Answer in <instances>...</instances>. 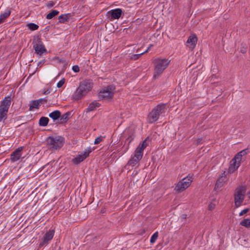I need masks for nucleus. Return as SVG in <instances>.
<instances>
[{
    "instance_id": "obj_42",
    "label": "nucleus",
    "mask_w": 250,
    "mask_h": 250,
    "mask_svg": "<svg viewBox=\"0 0 250 250\" xmlns=\"http://www.w3.org/2000/svg\"><path fill=\"white\" fill-rule=\"evenodd\" d=\"M128 146H127V147L126 148L125 150L124 151V153L126 152L127 151V150H128Z\"/></svg>"
},
{
    "instance_id": "obj_32",
    "label": "nucleus",
    "mask_w": 250,
    "mask_h": 250,
    "mask_svg": "<svg viewBox=\"0 0 250 250\" xmlns=\"http://www.w3.org/2000/svg\"><path fill=\"white\" fill-rule=\"evenodd\" d=\"M102 141V137H98L97 138L95 139L94 141V144L97 145L99 144L101 141Z\"/></svg>"
},
{
    "instance_id": "obj_34",
    "label": "nucleus",
    "mask_w": 250,
    "mask_h": 250,
    "mask_svg": "<svg viewBox=\"0 0 250 250\" xmlns=\"http://www.w3.org/2000/svg\"><path fill=\"white\" fill-rule=\"evenodd\" d=\"M72 70L75 72H78L80 71L79 67L78 65H74Z\"/></svg>"
},
{
    "instance_id": "obj_21",
    "label": "nucleus",
    "mask_w": 250,
    "mask_h": 250,
    "mask_svg": "<svg viewBox=\"0 0 250 250\" xmlns=\"http://www.w3.org/2000/svg\"><path fill=\"white\" fill-rule=\"evenodd\" d=\"M49 116L55 121L57 120L61 116V112L59 110H57L50 113L49 114Z\"/></svg>"
},
{
    "instance_id": "obj_18",
    "label": "nucleus",
    "mask_w": 250,
    "mask_h": 250,
    "mask_svg": "<svg viewBox=\"0 0 250 250\" xmlns=\"http://www.w3.org/2000/svg\"><path fill=\"white\" fill-rule=\"evenodd\" d=\"M217 204V200L215 198H212L210 199L208 203V210L211 211L215 209Z\"/></svg>"
},
{
    "instance_id": "obj_17",
    "label": "nucleus",
    "mask_w": 250,
    "mask_h": 250,
    "mask_svg": "<svg viewBox=\"0 0 250 250\" xmlns=\"http://www.w3.org/2000/svg\"><path fill=\"white\" fill-rule=\"evenodd\" d=\"M122 10L120 8H116L108 11L106 16H122Z\"/></svg>"
},
{
    "instance_id": "obj_38",
    "label": "nucleus",
    "mask_w": 250,
    "mask_h": 250,
    "mask_svg": "<svg viewBox=\"0 0 250 250\" xmlns=\"http://www.w3.org/2000/svg\"><path fill=\"white\" fill-rule=\"evenodd\" d=\"M5 17H0V23L4 21Z\"/></svg>"
},
{
    "instance_id": "obj_26",
    "label": "nucleus",
    "mask_w": 250,
    "mask_h": 250,
    "mask_svg": "<svg viewBox=\"0 0 250 250\" xmlns=\"http://www.w3.org/2000/svg\"><path fill=\"white\" fill-rule=\"evenodd\" d=\"M65 80L64 78H62L60 80L57 84V87L59 88H61L64 84Z\"/></svg>"
},
{
    "instance_id": "obj_27",
    "label": "nucleus",
    "mask_w": 250,
    "mask_h": 250,
    "mask_svg": "<svg viewBox=\"0 0 250 250\" xmlns=\"http://www.w3.org/2000/svg\"><path fill=\"white\" fill-rule=\"evenodd\" d=\"M59 14V11L57 10H52L46 16H56Z\"/></svg>"
},
{
    "instance_id": "obj_36",
    "label": "nucleus",
    "mask_w": 250,
    "mask_h": 250,
    "mask_svg": "<svg viewBox=\"0 0 250 250\" xmlns=\"http://www.w3.org/2000/svg\"><path fill=\"white\" fill-rule=\"evenodd\" d=\"M153 44H150V45H149V46L148 47V48L146 49V51H145L143 52V53H144V54H145V53H146L147 52H148V51L151 49V48L152 47H153Z\"/></svg>"
},
{
    "instance_id": "obj_23",
    "label": "nucleus",
    "mask_w": 250,
    "mask_h": 250,
    "mask_svg": "<svg viewBox=\"0 0 250 250\" xmlns=\"http://www.w3.org/2000/svg\"><path fill=\"white\" fill-rule=\"evenodd\" d=\"M240 225L247 228H250V219H245L243 220L240 222Z\"/></svg>"
},
{
    "instance_id": "obj_37",
    "label": "nucleus",
    "mask_w": 250,
    "mask_h": 250,
    "mask_svg": "<svg viewBox=\"0 0 250 250\" xmlns=\"http://www.w3.org/2000/svg\"><path fill=\"white\" fill-rule=\"evenodd\" d=\"M133 140V138L132 137H129L126 139V141L128 142V144L130 143Z\"/></svg>"
},
{
    "instance_id": "obj_46",
    "label": "nucleus",
    "mask_w": 250,
    "mask_h": 250,
    "mask_svg": "<svg viewBox=\"0 0 250 250\" xmlns=\"http://www.w3.org/2000/svg\"><path fill=\"white\" fill-rule=\"evenodd\" d=\"M48 93H49V91H48V92L46 91V92H44V94H47Z\"/></svg>"
},
{
    "instance_id": "obj_5",
    "label": "nucleus",
    "mask_w": 250,
    "mask_h": 250,
    "mask_svg": "<svg viewBox=\"0 0 250 250\" xmlns=\"http://www.w3.org/2000/svg\"><path fill=\"white\" fill-rule=\"evenodd\" d=\"M166 111V104H160L155 107L148 115V121L153 123L158 120L160 116Z\"/></svg>"
},
{
    "instance_id": "obj_2",
    "label": "nucleus",
    "mask_w": 250,
    "mask_h": 250,
    "mask_svg": "<svg viewBox=\"0 0 250 250\" xmlns=\"http://www.w3.org/2000/svg\"><path fill=\"white\" fill-rule=\"evenodd\" d=\"M147 146V144H146V140L144 141L141 144L139 145L135 149L134 154L131 156L130 159L125 166V167H126L127 169H129L130 167H132L138 164L142 158L144 150L146 148Z\"/></svg>"
},
{
    "instance_id": "obj_35",
    "label": "nucleus",
    "mask_w": 250,
    "mask_h": 250,
    "mask_svg": "<svg viewBox=\"0 0 250 250\" xmlns=\"http://www.w3.org/2000/svg\"><path fill=\"white\" fill-rule=\"evenodd\" d=\"M66 17H62V16L59 17V21H60V22H61V21H63L64 20H67V19H66Z\"/></svg>"
},
{
    "instance_id": "obj_44",
    "label": "nucleus",
    "mask_w": 250,
    "mask_h": 250,
    "mask_svg": "<svg viewBox=\"0 0 250 250\" xmlns=\"http://www.w3.org/2000/svg\"><path fill=\"white\" fill-rule=\"evenodd\" d=\"M249 198L250 199V191L249 192Z\"/></svg>"
},
{
    "instance_id": "obj_45",
    "label": "nucleus",
    "mask_w": 250,
    "mask_h": 250,
    "mask_svg": "<svg viewBox=\"0 0 250 250\" xmlns=\"http://www.w3.org/2000/svg\"><path fill=\"white\" fill-rule=\"evenodd\" d=\"M48 93H49V91H48V92L46 91V92H44V94H47Z\"/></svg>"
},
{
    "instance_id": "obj_20",
    "label": "nucleus",
    "mask_w": 250,
    "mask_h": 250,
    "mask_svg": "<svg viewBox=\"0 0 250 250\" xmlns=\"http://www.w3.org/2000/svg\"><path fill=\"white\" fill-rule=\"evenodd\" d=\"M100 106V104L97 101H94L89 104L87 110L88 111H91L95 110L96 108Z\"/></svg>"
},
{
    "instance_id": "obj_3",
    "label": "nucleus",
    "mask_w": 250,
    "mask_h": 250,
    "mask_svg": "<svg viewBox=\"0 0 250 250\" xmlns=\"http://www.w3.org/2000/svg\"><path fill=\"white\" fill-rule=\"evenodd\" d=\"M170 60L167 59L157 58L153 61L154 66L153 78L157 79L168 66Z\"/></svg>"
},
{
    "instance_id": "obj_13",
    "label": "nucleus",
    "mask_w": 250,
    "mask_h": 250,
    "mask_svg": "<svg viewBox=\"0 0 250 250\" xmlns=\"http://www.w3.org/2000/svg\"><path fill=\"white\" fill-rule=\"evenodd\" d=\"M54 233L55 231L54 230H49L46 232L42 239L39 244V247H42L43 245L47 244L53 238Z\"/></svg>"
},
{
    "instance_id": "obj_12",
    "label": "nucleus",
    "mask_w": 250,
    "mask_h": 250,
    "mask_svg": "<svg viewBox=\"0 0 250 250\" xmlns=\"http://www.w3.org/2000/svg\"><path fill=\"white\" fill-rule=\"evenodd\" d=\"M90 152V148L85 149L83 152H79L78 155L73 159V162L75 164H79L88 157Z\"/></svg>"
},
{
    "instance_id": "obj_30",
    "label": "nucleus",
    "mask_w": 250,
    "mask_h": 250,
    "mask_svg": "<svg viewBox=\"0 0 250 250\" xmlns=\"http://www.w3.org/2000/svg\"><path fill=\"white\" fill-rule=\"evenodd\" d=\"M249 208H245L243 210H242L240 213H239V216H243V215L246 214L249 211Z\"/></svg>"
},
{
    "instance_id": "obj_8",
    "label": "nucleus",
    "mask_w": 250,
    "mask_h": 250,
    "mask_svg": "<svg viewBox=\"0 0 250 250\" xmlns=\"http://www.w3.org/2000/svg\"><path fill=\"white\" fill-rule=\"evenodd\" d=\"M246 188L241 186L237 188L234 194V204L236 208L240 207L245 199Z\"/></svg>"
},
{
    "instance_id": "obj_11",
    "label": "nucleus",
    "mask_w": 250,
    "mask_h": 250,
    "mask_svg": "<svg viewBox=\"0 0 250 250\" xmlns=\"http://www.w3.org/2000/svg\"><path fill=\"white\" fill-rule=\"evenodd\" d=\"M198 38L195 34H191L185 43L186 47L190 50H193L196 46Z\"/></svg>"
},
{
    "instance_id": "obj_24",
    "label": "nucleus",
    "mask_w": 250,
    "mask_h": 250,
    "mask_svg": "<svg viewBox=\"0 0 250 250\" xmlns=\"http://www.w3.org/2000/svg\"><path fill=\"white\" fill-rule=\"evenodd\" d=\"M28 28L32 31L37 30L39 26L34 23H30L27 24Z\"/></svg>"
},
{
    "instance_id": "obj_29",
    "label": "nucleus",
    "mask_w": 250,
    "mask_h": 250,
    "mask_svg": "<svg viewBox=\"0 0 250 250\" xmlns=\"http://www.w3.org/2000/svg\"><path fill=\"white\" fill-rule=\"evenodd\" d=\"M10 9L9 8H7L3 13L0 14V16H10Z\"/></svg>"
},
{
    "instance_id": "obj_43",
    "label": "nucleus",
    "mask_w": 250,
    "mask_h": 250,
    "mask_svg": "<svg viewBox=\"0 0 250 250\" xmlns=\"http://www.w3.org/2000/svg\"><path fill=\"white\" fill-rule=\"evenodd\" d=\"M53 17H51V16H49V17H46V18L48 19H50L52 18Z\"/></svg>"
},
{
    "instance_id": "obj_31",
    "label": "nucleus",
    "mask_w": 250,
    "mask_h": 250,
    "mask_svg": "<svg viewBox=\"0 0 250 250\" xmlns=\"http://www.w3.org/2000/svg\"><path fill=\"white\" fill-rule=\"evenodd\" d=\"M69 115H70V113L69 112L65 113V114H64L63 115H62V116L61 119L62 120H66V119H67L68 118V116H69Z\"/></svg>"
},
{
    "instance_id": "obj_1",
    "label": "nucleus",
    "mask_w": 250,
    "mask_h": 250,
    "mask_svg": "<svg viewBox=\"0 0 250 250\" xmlns=\"http://www.w3.org/2000/svg\"><path fill=\"white\" fill-rule=\"evenodd\" d=\"M93 83L91 80H85L81 82L72 97L74 100H78L85 96L93 88Z\"/></svg>"
},
{
    "instance_id": "obj_33",
    "label": "nucleus",
    "mask_w": 250,
    "mask_h": 250,
    "mask_svg": "<svg viewBox=\"0 0 250 250\" xmlns=\"http://www.w3.org/2000/svg\"><path fill=\"white\" fill-rule=\"evenodd\" d=\"M55 5V3L52 1H50L48 2V3L46 4V6L49 8L52 7H53Z\"/></svg>"
},
{
    "instance_id": "obj_7",
    "label": "nucleus",
    "mask_w": 250,
    "mask_h": 250,
    "mask_svg": "<svg viewBox=\"0 0 250 250\" xmlns=\"http://www.w3.org/2000/svg\"><path fill=\"white\" fill-rule=\"evenodd\" d=\"M64 143V138L60 136L49 137L47 140V147L52 151L61 148Z\"/></svg>"
},
{
    "instance_id": "obj_22",
    "label": "nucleus",
    "mask_w": 250,
    "mask_h": 250,
    "mask_svg": "<svg viewBox=\"0 0 250 250\" xmlns=\"http://www.w3.org/2000/svg\"><path fill=\"white\" fill-rule=\"evenodd\" d=\"M49 119L47 117H42L39 120V125L42 126H45L47 125Z\"/></svg>"
},
{
    "instance_id": "obj_40",
    "label": "nucleus",
    "mask_w": 250,
    "mask_h": 250,
    "mask_svg": "<svg viewBox=\"0 0 250 250\" xmlns=\"http://www.w3.org/2000/svg\"><path fill=\"white\" fill-rule=\"evenodd\" d=\"M60 16H70V14H63L61 15Z\"/></svg>"
},
{
    "instance_id": "obj_28",
    "label": "nucleus",
    "mask_w": 250,
    "mask_h": 250,
    "mask_svg": "<svg viewBox=\"0 0 250 250\" xmlns=\"http://www.w3.org/2000/svg\"><path fill=\"white\" fill-rule=\"evenodd\" d=\"M144 54V53H141L138 54H133L131 56V58L133 60H136L139 58V57Z\"/></svg>"
},
{
    "instance_id": "obj_39",
    "label": "nucleus",
    "mask_w": 250,
    "mask_h": 250,
    "mask_svg": "<svg viewBox=\"0 0 250 250\" xmlns=\"http://www.w3.org/2000/svg\"><path fill=\"white\" fill-rule=\"evenodd\" d=\"M120 17H115V16H114V17H111L112 19H118L120 18Z\"/></svg>"
},
{
    "instance_id": "obj_10",
    "label": "nucleus",
    "mask_w": 250,
    "mask_h": 250,
    "mask_svg": "<svg viewBox=\"0 0 250 250\" xmlns=\"http://www.w3.org/2000/svg\"><path fill=\"white\" fill-rule=\"evenodd\" d=\"M192 181V176L188 175L178 182L175 188V190L178 192L183 191L191 185Z\"/></svg>"
},
{
    "instance_id": "obj_19",
    "label": "nucleus",
    "mask_w": 250,
    "mask_h": 250,
    "mask_svg": "<svg viewBox=\"0 0 250 250\" xmlns=\"http://www.w3.org/2000/svg\"><path fill=\"white\" fill-rule=\"evenodd\" d=\"M42 100V99H40L39 100L32 101L30 103V109L31 110L33 108H38Z\"/></svg>"
},
{
    "instance_id": "obj_25",
    "label": "nucleus",
    "mask_w": 250,
    "mask_h": 250,
    "mask_svg": "<svg viewBox=\"0 0 250 250\" xmlns=\"http://www.w3.org/2000/svg\"><path fill=\"white\" fill-rule=\"evenodd\" d=\"M158 237V232L157 231L155 232L151 237L150 238V243H154L155 242L156 240L157 239Z\"/></svg>"
},
{
    "instance_id": "obj_15",
    "label": "nucleus",
    "mask_w": 250,
    "mask_h": 250,
    "mask_svg": "<svg viewBox=\"0 0 250 250\" xmlns=\"http://www.w3.org/2000/svg\"><path fill=\"white\" fill-rule=\"evenodd\" d=\"M228 178L226 175L225 174V172L222 174V175L216 181L215 189H217L220 188H221L224 184L227 181Z\"/></svg>"
},
{
    "instance_id": "obj_41",
    "label": "nucleus",
    "mask_w": 250,
    "mask_h": 250,
    "mask_svg": "<svg viewBox=\"0 0 250 250\" xmlns=\"http://www.w3.org/2000/svg\"><path fill=\"white\" fill-rule=\"evenodd\" d=\"M241 52L242 53H245L246 52L245 49H244V50H241Z\"/></svg>"
},
{
    "instance_id": "obj_4",
    "label": "nucleus",
    "mask_w": 250,
    "mask_h": 250,
    "mask_svg": "<svg viewBox=\"0 0 250 250\" xmlns=\"http://www.w3.org/2000/svg\"><path fill=\"white\" fill-rule=\"evenodd\" d=\"M247 154V149H244L238 152L234 156L230 162L228 173H233L237 170L241 165L242 156H245Z\"/></svg>"
},
{
    "instance_id": "obj_6",
    "label": "nucleus",
    "mask_w": 250,
    "mask_h": 250,
    "mask_svg": "<svg viewBox=\"0 0 250 250\" xmlns=\"http://www.w3.org/2000/svg\"><path fill=\"white\" fill-rule=\"evenodd\" d=\"M116 92L114 85H109L103 87L98 93V97L102 100L109 101L113 98Z\"/></svg>"
},
{
    "instance_id": "obj_16",
    "label": "nucleus",
    "mask_w": 250,
    "mask_h": 250,
    "mask_svg": "<svg viewBox=\"0 0 250 250\" xmlns=\"http://www.w3.org/2000/svg\"><path fill=\"white\" fill-rule=\"evenodd\" d=\"M34 48L36 53L39 55H41L46 51L44 46L43 45L42 43L40 42H38L34 44Z\"/></svg>"
},
{
    "instance_id": "obj_9",
    "label": "nucleus",
    "mask_w": 250,
    "mask_h": 250,
    "mask_svg": "<svg viewBox=\"0 0 250 250\" xmlns=\"http://www.w3.org/2000/svg\"><path fill=\"white\" fill-rule=\"evenodd\" d=\"M11 104V98L8 96L3 99L0 104V122L7 118L8 109Z\"/></svg>"
},
{
    "instance_id": "obj_14",
    "label": "nucleus",
    "mask_w": 250,
    "mask_h": 250,
    "mask_svg": "<svg viewBox=\"0 0 250 250\" xmlns=\"http://www.w3.org/2000/svg\"><path fill=\"white\" fill-rule=\"evenodd\" d=\"M22 147H19L15 150L11 155V160L13 162H16L20 160L21 157V151Z\"/></svg>"
}]
</instances>
